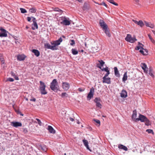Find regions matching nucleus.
Instances as JSON below:
<instances>
[{"label": "nucleus", "instance_id": "37998d69", "mask_svg": "<svg viewBox=\"0 0 155 155\" xmlns=\"http://www.w3.org/2000/svg\"><path fill=\"white\" fill-rule=\"evenodd\" d=\"M149 74L152 77H154V75L153 74L152 72L150 70L149 72Z\"/></svg>", "mask_w": 155, "mask_h": 155}, {"label": "nucleus", "instance_id": "774afa93", "mask_svg": "<svg viewBox=\"0 0 155 155\" xmlns=\"http://www.w3.org/2000/svg\"><path fill=\"white\" fill-rule=\"evenodd\" d=\"M148 37H149V38L150 37H151V36L150 35V34H148Z\"/></svg>", "mask_w": 155, "mask_h": 155}, {"label": "nucleus", "instance_id": "603ef678", "mask_svg": "<svg viewBox=\"0 0 155 155\" xmlns=\"http://www.w3.org/2000/svg\"><path fill=\"white\" fill-rule=\"evenodd\" d=\"M33 18L32 21L33 23H34V22H36V19L35 18L33 17H31Z\"/></svg>", "mask_w": 155, "mask_h": 155}, {"label": "nucleus", "instance_id": "f257e3e1", "mask_svg": "<svg viewBox=\"0 0 155 155\" xmlns=\"http://www.w3.org/2000/svg\"><path fill=\"white\" fill-rule=\"evenodd\" d=\"M136 120H140L141 122H145V124L147 126H149L150 124V120L141 114H140L139 117L137 118Z\"/></svg>", "mask_w": 155, "mask_h": 155}, {"label": "nucleus", "instance_id": "6ab92c4d", "mask_svg": "<svg viewBox=\"0 0 155 155\" xmlns=\"http://www.w3.org/2000/svg\"><path fill=\"white\" fill-rule=\"evenodd\" d=\"M137 117V113L136 111H134L133 112V113L132 116V119L133 120L137 122L138 120H136V117Z\"/></svg>", "mask_w": 155, "mask_h": 155}, {"label": "nucleus", "instance_id": "e2e57ef3", "mask_svg": "<svg viewBox=\"0 0 155 155\" xmlns=\"http://www.w3.org/2000/svg\"><path fill=\"white\" fill-rule=\"evenodd\" d=\"M69 119L71 121H74V119H73V118L70 117Z\"/></svg>", "mask_w": 155, "mask_h": 155}, {"label": "nucleus", "instance_id": "f3484780", "mask_svg": "<svg viewBox=\"0 0 155 155\" xmlns=\"http://www.w3.org/2000/svg\"><path fill=\"white\" fill-rule=\"evenodd\" d=\"M98 61L100 63V64H97V67L100 69H101L102 67H103L104 64L105 62L102 60H98Z\"/></svg>", "mask_w": 155, "mask_h": 155}, {"label": "nucleus", "instance_id": "5701e85b", "mask_svg": "<svg viewBox=\"0 0 155 155\" xmlns=\"http://www.w3.org/2000/svg\"><path fill=\"white\" fill-rule=\"evenodd\" d=\"M105 33L106 34V35L108 36L109 37H110L111 36V35L109 31V30L108 28H105L103 30Z\"/></svg>", "mask_w": 155, "mask_h": 155}, {"label": "nucleus", "instance_id": "9b49d317", "mask_svg": "<svg viewBox=\"0 0 155 155\" xmlns=\"http://www.w3.org/2000/svg\"><path fill=\"white\" fill-rule=\"evenodd\" d=\"M100 101L101 99L99 97H96L94 100V102L96 103V106L101 108V104L100 102Z\"/></svg>", "mask_w": 155, "mask_h": 155}, {"label": "nucleus", "instance_id": "0eeeda50", "mask_svg": "<svg viewBox=\"0 0 155 155\" xmlns=\"http://www.w3.org/2000/svg\"><path fill=\"white\" fill-rule=\"evenodd\" d=\"M62 87L63 89L65 91L68 90L70 87V84L67 82H62Z\"/></svg>", "mask_w": 155, "mask_h": 155}, {"label": "nucleus", "instance_id": "20e7f679", "mask_svg": "<svg viewBox=\"0 0 155 155\" xmlns=\"http://www.w3.org/2000/svg\"><path fill=\"white\" fill-rule=\"evenodd\" d=\"M125 40L128 42L133 43L134 42L137 40L135 37H132L130 35L127 34L125 38Z\"/></svg>", "mask_w": 155, "mask_h": 155}, {"label": "nucleus", "instance_id": "49530a36", "mask_svg": "<svg viewBox=\"0 0 155 155\" xmlns=\"http://www.w3.org/2000/svg\"><path fill=\"white\" fill-rule=\"evenodd\" d=\"M68 94L66 92L62 93L61 94V97H64V96H66Z\"/></svg>", "mask_w": 155, "mask_h": 155}, {"label": "nucleus", "instance_id": "6e6d98bb", "mask_svg": "<svg viewBox=\"0 0 155 155\" xmlns=\"http://www.w3.org/2000/svg\"><path fill=\"white\" fill-rule=\"evenodd\" d=\"M1 63H2V64H5V61L4 60L3 58L2 59V60L1 59Z\"/></svg>", "mask_w": 155, "mask_h": 155}, {"label": "nucleus", "instance_id": "7c9ffc66", "mask_svg": "<svg viewBox=\"0 0 155 155\" xmlns=\"http://www.w3.org/2000/svg\"><path fill=\"white\" fill-rule=\"evenodd\" d=\"M38 28V25L36 22L33 23L32 29L33 30H35V29Z\"/></svg>", "mask_w": 155, "mask_h": 155}, {"label": "nucleus", "instance_id": "f704fd0d", "mask_svg": "<svg viewBox=\"0 0 155 155\" xmlns=\"http://www.w3.org/2000/svg\"><path fill=\"white\" fill-rule=\"evenodd\" d=\"M107 1L109 2L110 3L112 4L118 6V4L115 2L114 0H106Z\"/></svg>", "mask_w": 155, "mask_h": 155}, {"label": "nucleus", "instance_id": "cd10ccee", "mask_svg": "<svg viewBox=\"0 0 155 155\" xmlns=\"http://www.w3.org/2000/svg\"><path fill=\"white\" fill-rule=\"evenodd\" d=\"M118 148L120 149H123L125 151H127L128 150V149L126 147L121 144L119 145Z\"/></svg>", "mask_w": 155, "mask_h": 155}, {"label": "nucleus", "instance_id": "338daca9", "mask_svg": "<svg viewBox=\"0 0 155 155\" xmlns=\"http://www.w3.org/2000/svg\"><path fill=\"white\" fill-rule=\"evenodd\" d=\"M152 31L153 32V34L155 35V31L154 30H152Z\"/></svg>", "mask_w": 155, "mask_h": 155}, {"label": "nucleus", "instance_id": "58836bf2", "mask_svg": "<svg viewBox=\"0 0 155 155\" xmlns=\"http://www.w3.org/2000/svg\"><path fill=\"white\" fill-rule=\"evenodd\" d=\"M146 131L148 132V133H152V134H154L153 130L151 129H147L146 130Z\"/></svg>", "mask_w": 155, "mask_h": 155}, {"label": "nucleus", "instance_id": "4c0bfd02", "mask_svg": "<svg viewBox=\"0 0 155 155\" xmlns=\"http://www.w3.org/2000/svg\"><path fill=\"white\" fill-rule=\"evenodd\" d=\"M102 71H105L106 72H109V70H108V67H107L105 68H103L101 69H100Z\"/></svg>", "mask_w": 155, "mask_h": 155}, {"label": "nucleus", "instance_id": "412c9836", "mask_svg": "<svg viewBox=\"0 0 155 155\" xmlns=\"http://www.w3.org/2000/svg\"><path fill=\"white\" fill-rule=\"evenodd\" d=\"M48 130L51 133L54 134L55 133V131L53 129V128L51 126H48Z\"/></svg>", "mask_w": 155, "mask_h": 155}, {"label": "nucleus", "instance_id": "1a4fd4ad", "mask_svg": "<svg viewBox=\"0 0 155 155\" xmlns=\"http://www.w3.org/2000/svg\"><path fill=\"white\" fill-rule=\"evenodd\" d=\"M99 24L100 26L103 28V30L108 28L107 25L102 20H100L99 21Z\"/></svg>", "mask_w": 155, "mask_h": 155}, {"label": "nucleus", "instance_id": "39448f33", "mask_svg": "<svg viewBox=\"0 0 155 155\" xmlns=\"http://www.w3.org/2000/svg\"><path fill=\"white\" fill-rule=\"evenodd\" d=\"M52 45L49 44H47L45 45V46L48 48L53 50H57L58 48L57 47V45H55V43L53 42L51 43Z\"/></svg>", "mask_w": 155, "mask_h": 155}, {"label": "nucleus", "instance_id": "09e8293b", "mask_svg": "<svg viewBox=\"0 0 155 155\" xmlns=\"http://www.w3.org/2000/svg\"><path fill=\"white\" fill-rule=\"evenodd\" d=\"M30 101H32L34 102H35V101H36V99L35 98H34L33 97H32L30 99Z\"/></svg>", "mask_w": 155, "mask_h": 155}, {"label": "nucleus", "instance_id": "c85d7f7f", "mask_svg": "<svg viewBox=\"0 0 155 155\" xmlns=\"http://www.w3.org/2000/svg\"><path fill=\"white\" fill-rule=\"evenodd\" d=\"M82 141L84 146L86 147L89 150V148L88 145V143L87 141L85 139L83 140Z\"/></svg>", "mask_w": 155, "mask_h": 155}, {"label": "nucleus", "instance_id": "aec40b11", "mask_svg": "<svg viewBox=\"0 0 155 155\" xmlns=\"http://www.w3.org/2000/svg\"><path fill=\"white\" fill-rule=\"evenodd\" d=\"M139 51L144 55H147L148 53V50L144 48L142 50L140 49V50Z\"/></svg>", "mask_w": 155, "mask_h": 155}, {"label": "nucleus", "instance_id": "13d9d810", "mask_svg": "<svg viewBox=\"0 0 155 155\" xmlns=\"http://www.w3.org/2000/svg\"><path fill=\"white\" fill-rule=\"evenodd\" d=\"M21 12L22 13H24L27 12L26 10H21Z\"/></svg>", "mask_w": 155, "mask_h": 155}, {"label": "nucleus", "instance_id": "5fc2aeb1", "mask_svg": "<svg viewBox=\"0 0 155 155\" xmlns=\"http://www.w3.org/2000/svg\"><path fill=\"white\" fill-rule=\"evenodd\" d=\"M0 30L2 32H6V31L3 28H1L0 29Z\"/></svg>", "mask_w": 155, "mask_h": 155}, {"label": "nucleus", "instance_id": "393cba45", "mask_svg": "<svg viewBox=\"0 0 155 155\" xmlns=\"http://www.w3.org/2000/svg\"><path fill=\"white\" fill-rule=\"evenodd\" d=\"M115 75L117 77H119L120 74L117 67L114 68Z\"/></svg>", "mask_w": 155, "mask_h": 155}, {"label": "nucleus", "instance_id": "a211bd4d", "mask_svg": "<svg viewBox=\"0 0 155 155\" xmlns=\"http://www.w3.org/2000/svg\"><path fill=\"white\" fill-rule=\"evenodd\" d=\"M143 45L141 44L140 42H138V46H137L135 48V49L137 50H142L143 49Z\"/></svg>", "mask_w": 155, "mask_h": 155}, {"label": "nucleus", "instance_id": "c03bdc74", "mask_svg": "<svg viewBox=\"0 0 155 155\" xmlns=\"http://www.w3.org/2000/svg\"><path fill=\"white\" fill-rule=\"evenodd\" d=\"M14 81V79L12 78H8L7 80V81H9L10 82H12Z\"/></svg>", "mask_w": 155, "mask_h": 155}, {"label": "nucleus", "instance_id": "2f4dec72", "mask_svg": "<svg viewBox=\"0 0 155 155\" xmlns=\"http://www.w3.org/2000/svg\"><path fill=\"white\" fill-rule=\"evenodd\" d=\"M93 1L94 2V3H95L98 4L99 5H104L105 6L106 8H107L108 6L104 2L100 3H99L97 2H96L95 1Z\"/></svg>", "mask_w": 155, "mask_h": 155}, {"label": "nucleus", "instance_id": "4d7b16f0", "mask_svg": "<svg viewBox=\"0 0 155 155\" xmlns=\"http://www.w3.org/2000/svg\"><path fill=\"white\" fill-rule=\"evenodd\" d=\"M27 19L28 21H30L31 20V18L30 17H28L27 18Z\"/></svg>", "mask_w": 155, "mask_h": 155}, {"label": "nucleus", "instance_id": "4be33fe9", "mask_svg": "<svg viewBox=\"0 0 155 155\" xmlns=\"http://www.w3.org/2000/svg\"><path fill=\"white\" fill-rule=\"evenodd\" d=\"M25 57L24 55H18L17 56V60L19 61L25 60Z\"/></svg>", "mask_w": 155, "mask_h": 155}, {"label": "nucleus", "instance_id": "c756f323", "mask_svg": "<svg viewBox=\"0 0 155 155\" xmlns=\"http://www.w3.org/2000/svg\"><path fill=\"white\" fill-rule=\"evenodd\" d=\"M39 83L40 84L39 89L44 87H46V86L44 82L41 81H40Z\"/></svg>", "mask_w": 155, "mask_h": 155}, {"label": "nucleus", "instance_id": "6e6552de", "mask_svg": "<svg viewBox=\"0 0 155 155\" xmlns=\"http://www.w3.org/2000/svg\"><path fill=\"white\" fill-rule=\"evenodd\" d=\"M11 126L15 127H21L22 126V124L21 122L13 121L11 123Z\"/></svg>", "mask_w": 155, "mask_h": 155}, {"label": "nucleus", "instance_id": "8fccbe9b", "mask_svg": "<svg viewBox=\"0 0 155 155\" xmlns=\"http://www.w3.org/2000/svg\"><path fill=\"white\" fill-rule=\"evenodd\" d=\"M110 73L109 72H107V73L105 74L103 78H107L108 76L110 74Z\"/></svg>", "mask_w": 155, "mask_h": 155}, {"label": "nucleus", "instance_id": "7ed1b4c3", "mask_svg": "<svg viewBox=\"0 0 155 155\" xmlns=\"http://www.w3.org/2000/svg\"><path fill=\"white\" fill-rule=\"evenodd\" d=\"M57 84V80L56 79H53L51 83L50 86V88L51 90L55 91V90H58V88L56 86Z\"/></svg>", "mask_w": 155, "mask_h": 155}, {"label": "nucleus", "instance_id": "052dcab7", "mask_svg": "<svg viewBox=\"0 0 155 155\" xmlns=\"http://www.w3.org/2000/svg\"><path fill=\"white\" fill-rule=\"evenodd\" d=\"M134 1L137 3H138L140 1V0H134Z\"/></svg>", "mask_w": 155, "mask_h": 155}, {"label": "nucleus", "instance_id": "bf43d9fd", "mask_svg": "<svg viewBox=\"0 0 155 155\" xmlns=\"http://www.w3.org/2000/svg\"><path fill=\"white\" fill-rule=\"evenodd\" d=\"M15 78L16 80H19V78L18 77H17V76H16V75L15 76Z\"/></svg>", "mask_w": 155, "mask_h": 155}, {"label": "nucleus", "instance_id": "69168bd1", "mask_svg": "<svg viewBox=\"0 0 155 155\" xmlns=\"http://www.w3.org/2000/svg\"><path fill=\"white\" fill-rule=\"evenodd\" d=\"M12 75L13 76H15V74L13 72H12Z\"/></svg>", "mask_w": 155, "mask_h": 155}, {"label": "nucleus", "instance_id": "680f3d73", "mask_svg": "<svg viewBox=\"0 0 155 155\" xmlns=\"http://www.w3.org/2000/svg\"><path fill=\"white\" fill-rule=\"evenodd\" d=\"M27 8L29 9V8ZM29 10H36V9H35L33 7H32L31 8H29Z\"/></svg>", "mask_w": 155, "mask_h": 155}, {"label": "nucleus", "instance_id": "0e129e2a", "mask_svg": "<svg viewBox=\"0 0 155 155\" xmlns=\"http://www.w3.org/2000/svg\"><path fill=\"white\" fill-rule=\"evenodd\" d=\"M52 9H53V10H56V9H58V8H56L53 7H52Z\"/></svg>", "mask_w": 155, "mask_h": 155}, {"label": "nucleus", "instance_id": "bb28decb", "mask_svg": "<svg viewBox=\"0 0 155 155\" xmlns=\"http://www.w3.org/2000/svg\"><path fill=\"white\" fill-rule=\"evenodd\" d=\"M41 94H42L45 95L47 94V92L45 90V87H44L39 89Z\"/></svg>", "mask_w": 155, "mask_h": 155}, {"label": "nucleus", "instance_id": "dca6fc26", "mask_svg": "<svg viewBox=\"0 0 155 155\" xmlns=\"http://www.w3.org/2000/svg\"><path fill=\"white\" fill-rule=\"evenodd\" d=\"M120 96L121 97L126 98L127 96V91L125 90H122L120 93Z\"/></svg>", "mask_w": 155, "mask_h": 155}, {"label": "nucleus", "instance_id": "864d4df0", "mask_svg": "<svg viewBox=\"0 0 155 155\" xmlns=\"http://www.w3.org/2000/svg\"><path fill=\"white\" fill-rule=\"evenodd\" d=\"M155 45V41L152 38L151 40H150Z\"/></svg>", "mask_w": 155, "mask_h": 155}, {"label": "nucleus", "instance_id": "a19ab883", "mask_svg": "<svg viewBox=\"0 0 155 155\" xmlns=\"http://www.w3.org/2000/svg\"><path fill=\"white\" fill-rule=\"evenodd\" d=\"M93 120L95 121V122L98 124V126L100 125V121L99 120L94 119Z\"/></svg>", "mask_w": 155, "mask_h": 155}, {"label": "nucleus", "instance_id": "f03ea898", "mask_svg": "<svg viewBox=\"0 0 155 155\" xmlns=\"http://www.w3.org/2000/svg\"><path fill=\"white\" fill-rule=\"evenodd\" d=\"M61 20L62 21L61 22V24L65 25H69L71 24L69 18H67L65 17H61Z\"/></svg>", "mask_w": 155, "mask_h": 155}, {"label": "nucleus", "instance_id": "9d476101", "mask_svg": "<svg viewBox=\"0 0 155 155\" xmlns=\"http://www.w3.org/2000/svg\"><path fill=\"white\" fill-rule=\"evenodd\" d=\"M90 2L89 1L85 2L84 4L83 8L84 10L89 9L90 8Z\"/></svg>", "mask_w": 155, "mask_h": 155}, {"label": "nucleus", "instance_id": "de8ad7c7", "mask_svg": "<svg viewBox=\"0 0 155 155\" xmlns=\"http://www.w3.org/2000/svg\"><path fill=\"white\" fill-rule=\"evenodd\" d=\"M22 130L25 133H26L28 132L27 129L26 128H23Z\"/></svg>", "mask_w": 155, "mask_h": 155}, {"label": "nucleus", "instance_id": "79ce46f5", "mask_svg": "<svg viewBox=\"0 0 155 155\" xmlns=\"http://www.w3.org/2000/svg\"><path fill=\"white\" fill-rule=\"evenodd\" d=\"M71 42L70 43V45L71 46H73L75 44V41L74 40H72L71 41Z\"/></svg>", "mask_w": 155, "mask_h": 155}, {"label": "nucleus", "instance_id": "423d86ee", "mask_svg": "<svg viewBox=\"0 0 155 155\" xmlns=\"http://www.w3.org/2000/svg\"><path fill=\"white\" fill-rule=\"evenodd\" d=\"M94 91V89L93 87L91 88L90 90V92L89 93L87 96V98L88 100H90L93 96Z\"/></svg>", "mask_w": 155, "mask_h": 155}, {"label": "nucleus", "instance_id": "a878e982", "mask_svg": "<svg viewBox=\"0 0 155 155\" xmlns=\"http://www.w3.org/2000/svg\"><path fill=\"white\" fill-rule=\"evenodd\" d=\"M32 52L37 57L40 55V53L39 51L36 49H33L32 50Z\"/></svg>", "mask_w": 155, "mask_h": 155}, {"label": "nucleus", "instance_id": "4468645a", "mask_svg": "<svg viewBox=\"0 0 155 155\" xmlns=\"http://www.w3.org/2000/svg\"><path fill=\"white\" fill-rule=\"evenodd\" d=\"M132 21L133 22H134L135 24L140 26L141 27H142L144 25V24L143 21L141 20H140L138 21L136 20H133Z\"/></svg>", "mask_w": 155, "mask_h": 155}, {"label": "nucleus", "instance_id": "a18cd8bd", "mask_svg": "<svg viewBox=\"0 0 155 155\" xmlns=\"http://www.w3.org/2000/svg\"><path fill=\"white\" fill-rule=\"evenodd\" d=\"M36 119L39 125L41 126V125L42 123L40 120L38 118H36Z\"/></svg>", "mask_w": 155, "mask_h": 155}, {"label": "nucleus", "instance_id": "e433bc0d", "mask_svg": "<svg viewBox=\"0 0 155 155\" xmlns=\"http://www.w3.org/2000/svg\"><path fill=\"white\" fill-rule=\"evenodd\" d=\"M71 51L73 55H76L78 53V51L75 49H72L71 50Z\"/></svg>", "mask_w": 155, "mask_h": 155}, {"label": "nucleus", "instance_id": "f8f14e48", "mask_svg": "<svg viewBox=\"0 0 155 155\" xmlns=\"http://www.w3.org/2000/svg\"><path fill=\"white\" fill-rule=\"evenodd\" d=\"M62 37L64 38H65V37L63 35L62 36V37H60L58 40L53 41L55 43V45L58 46L60 45L61 43L63 41Z\"/></svg>", "mask_w": 155, "mask_h": 155}, {"label": "nucleus", "instance_id": "c9c22d12", "mask_svg": "<svg viewBox=\"0 0 155 155\" xmlns=\"http://www.w3.org/2000/svg\"><path fill=\"white\" fill-rule=\"evenodd\" d=\"M7 36V34L6 32L3 33H0V37H6Z\"/></svg>", "mask_w": 155, "mask_h": 155}, {"label": "nucleus", "instance_id": "ddd939ff", "mask_svg": "<svg viewBox=\"0 0 155 155\" xmlns=\"http://www.w3.org/2000/svg\"><path fill=\"white\" fill-rule=\"evenodd\" d=\"M103 82L108 84L111 83L110 78H103Z\"/></svg>", "mask_w": 155, "mask_h": 155}, {"label": "nucleus", "instance_id": "3c124183", "mask_svg": "<svg viewBox=\"0 0 155 155\" xmlns=\"http://www.w3.org/2000/svg\"><path fill=\"white\" fill-rule=\"evenodd\" d=\"M84 90H85L84 89H82V88H79L78 89V91H79L80 92L83 91H84Z\"/></svg>", "mask_w": 155, "mask_h": 155}, {"label": "nucleus", "instance_id": "473e14b6", "mask_svg": "<svg viewBox=\"0 0 155 155\" xmlns=\"http://www.w3.org/2000/svg\"><path fill=\"white\" fill-rule=\"evenodd\" d=\"M141 66L142 69L144 70V71L145 72L147 68V66L146 64L144 63H142L141 64Z\"/></svg>", "mask_w": 155, "mask_h": 155}, {"label": "nucleus", "instance_id": "72a5a7b5", "mask_svg": "<svg viewBox=\"0 0 155 155\" xmlns=\"http://www.w3.org/2000/svg\"><path fill=\"white\" fill-rule=\"evenodd\" d=\"M127 72H125L122 78V81H125L127 79Z\"/></svg>", "mask_w": 155, "mask_h": 155}, {"label": "nucleus", "instance_id": "2eb2a0df", "mask_svg": "<svg viewBox=\"0 0 155 155\" xmlns=\"http://www.w3.org/2000/svg\"><path fill=\"white\" fill-rule=\"evenodd\" d=\"M38 148L40 150L44 152H46L47 150V148L45 145H40L39 146Z\"/></svg>", "mask_w": 155, "mask_h": 155}, {"label": "nucleus", "instance_id": "b1692460", "mask_svg": "<svg viewBox=\"0 0 155 155\" xmlns=\"http://www.w3.org/2000/svg\"><path fill=\"white\" fill-rule=\"evenodd\" d=\"M145 24V25L148 27L153 28L154 27V25L153 24H152L151 23L148 22L147 21H144Z\"/></svg>", "mask_w": 155, "mask_h": 155}, {"label": "nucleus", "instance_id": "ea45409f", "mask_svg": "<svg viewBox=\"0 0 155 155\" xmlns=\"http://www.w3.org/2000/svg\"><path fill=\"white\" fill-rule=\"evenodd\" d=\"M95 47H92L93 51L94 52H97L98 50V47L97 46H96V49H95Z\"/></svg>", "mask_w": 155, "mask_h": 155}]
</instances>
